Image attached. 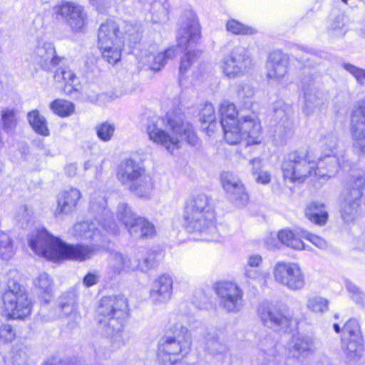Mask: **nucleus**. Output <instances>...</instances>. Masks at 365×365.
<instances>
[{
    "label": "nucleus",
    "mask_w": 365,
    "mask_h": 365,
    "mask_svg": "<svg viewBox=\"0 0 365 365\" xmlns=\"http://www.w3.org/2000/svg\"><path fill=\"white\" fill-rule=\"evenodd\" d=\"M351 168L350 161L341 154L322 153L317 162L309 153L294 151L289 153L282 164L284 178L292 182H303L309 176L328 180L341 170Z\"/></svg>",
    "instance_id": "obj_1"
},
{
    "label": "nucleus",
    "mask_w": 365,
    "mask_h": 365,
    "mask_svg": "<svg viewBox=\"0 0 365 365\" xmlns=\"http://www.w3.org/2000/svg\"><path fill=\"white\" fill-rule=\"evenodd\" d=\"M146 130L152 141L165 147L170 153L178 150L183 141L192 145L198 142L192 125L184 120L180 110L168 112L165 118H150Z\"/></svg>",
    "instance_id": "obj_2"
},
{
    "label": "nucleus",
    "mask_w": 365,
    "mask_h": 365,
    "mask_svg": "<svg viewBox=\"0 0 365 365\" xmlns=\"http://www.w3.org/2000/svg\"><path fill=\"white\" fill-rule=\"evenodd\" d=\"M29 245L37 255L53 262L65 259L83 262L91 258L97 251L96 245L67 244L44 228L36 230L29 236Z\"/></svg>",
    "instance_id": "obj_3"
},
{
    "label": "nucleus",
    "mask_w": 365,
    "mask_h": 365,
    "mask_svg": "<svg viewBox=\"0 0 365 365\" xmlns=\"http://www.w3.org/2000/svg\"><path fill=\"white\" fill-rule=\"evenodd\" d=\"M220 123L227 143L235 145L245 140L249 145L259 143L262 140V127L255 114L242 115L234 103L224 101L220 104Z\"/></svg>",
    "instance_id": "obj_4"
},
{
    "label": "nucleus",
    "mask_w": 365,
    "mask_h": 365,
    "mask_svg": "<svg viewBox=\"0 0 365 365\" xmlns=\"http://www.w3.org/2000/svg\"><path fill=\"white\" fill-rule=\"evenodd\" d=\"M128 302L122 295L103 297L98 308V330L119 345L125 343L121 333L128 316Z\"/></svg>",
    "instance_id": "obj_5"
},
{
    "label": "nucleus",
    "mask_w": 365,
    "mask_h": 365,
    "mask_svg": "<svg viewBox=\"0 0 365 365\" xmlns=\"http://www.w3.org/2000/svg\"><path fill=\"white\" fill-rule=\"evenodd\" d=\"M215 211L210 199L205 194L193 195L186 202L185 226L189 232L204 235V240H212L216 232Z\"/></svg>",
    "instance_id": "obj_6"
},
{
    "label": "nucleus",
    "mask_w": 365,
    "mask_h": 365,
    "mask_svg": "<svg viewBox=\"0 0 365 365\" xmlns=\"http://www.w3.org/2000/svg\"><path fill=\"white\" fill-rule=\"evenodd\" d=\"M91 209L96 214L95 220L75 224L72 229L73 235L81 239L98 242L103 237V233L99 227L107 233H117L118 226L113 220L112 213L106 208V200L103 196H93L91 200Z\"/></svg>",
    "instance_id": "obj_7"
},
{
    "label": "nucleus",
    "mask_w": 365,
    "mask_h": 365,
    "mask_svg": "<svg viewBox=\"0 0 365 365\" xmlns=\"http://www.w3.org/2000/svg\"><path fill=\"white\" fill-rule=\"evenodd\" d=\"M118 180L135 195L149 199L154 189V182L138 163L132 159H126L119 165Z\"/></svg>",
    "instance_id": "obj_8"
},
{
    "label": "nucleus",
    "mask_w": 365,
    "mask_h": 365,
    "mask_svg": "<svg viewBox=\"0 0 365 365\" xmlns=\"http://www.w3.org/2000/svg\"><path fill=\"white\" fill-rule=\"evenodd\" d=\"M191 334L188 329L176 324L172 336L163 339L158 349V356L163 365H175L190 351Z\"/></svg>",
    "instance_id": "obj_9"
},
{
    "label": "nucleus",
    "mask_w": 365,
    "mask_h": 365,
    "mask_svg": "<svg viewBox=\"0 0 365 365\" xmlns=\"http://www.w3.org/2000/svg\"><path fill=\"white\" fill-rule=\"evenodd\" d=\"M31 312V302L26 289L16 281L9 279L0 298V314L22 319Z\"/></svg>",
    "instance_id": "obj_10"
},
{
    "label": "nucleus",
    "mask_w": 365,
    "mask_h": 365,
    "mask_svg": "<svg viewBox=\"0 0 365 365\" xmlns=\"http://www.w3.org/2000/svg\"><path fill=\"white\" fill-rule=\"evenodd\" d=\"M118 33L119 25L112 20L101 24L98 29V48L103 59L113 65L121 58L123 41Z\"/></svg>",
    "instance_id": "obj_11"
},
{
    "label": "nucleus",
    "mask_w": 365,
    "mask_h": 365,
    "mask_svg": "<svg viewBox=\"0 0 365 365\" xmlns=\"http://www.w3.org/2000/svg\"><path fill=\"white\" fill-rule=\"evenodd\" d=\"M254 62L249 49L235 46L220 61L219 66L223 74L230 79L243 76L253 67Z\"/></svg>",
    "instance_id": "obj_12"
},
{
    "label": "nucleus",
    "mask_w": 365,
    "mask_h": 365,
    "mask_svg": "<svg viewBox=\"0 0 365 365\" xmlns=\"http://www.w3.org/2000/svg\"><path fill=\"white\" fill-rule=\"evenodd\" d=\"M364 187L365 173L364 172L359 171L351 175L341 203V215L344 222H352L356 217Z\"/></svg>",
    "instance_id": "obj_13"
},
{
    "label": "nucleus",
    "mask_w": 365,
    "mask_h": 365,
    "mask_svg": "<svg viewBox=\"0 0 365 365\" xmlns=\"http://www.w3.org/2000/svg\"><path fill=\"white\" fill-rule=\"evenodd\" d=\"M274 281L291 291H299L306 285L305 274L298 263L279 261L273 267Z\"/></svg>",
    "instance_id": "obj_14"
},
{
    "label": "nucleus",
    "mask_w": 365,
    "mask_h": 365,
    "mask_svg": "<svg viewBox=\"0 0 365 365\" xmlns=\"http://www.w3.org/2000/svg\"><path fill=\"white\" fill-rule=\"evenodd\" d=\"M219 306L228 313H237L243 307V291L235 282H219L215 285Z\"/></svg>",
    "instance_id": "obj_15"
},
{
    "label": "nucleus",
    "mask_w": 365,
    "mask_h": 365,
    "mask_svg": "<svg viewBox=\"0 0 365 365\" xmlns=\"http://www.w3.org/2000/svg\"><path fill=\"white\" fill-rule=\"evenodd\" d=\"M257 313L262 324L274 330H285L294 322L292 315L286 308L262 304Z\"/></svg>",
    "instance_id": "obj_16"
},
{
    "label": "nucleus",
    "mask_w": 365,
    "mask_h": 365,
    "mask_svg": "<svg viewBox=\"0 0 365 365\" xmlns=\"http://www.w3.org/2000/svg\"><path fill=\"white\" fill-rule=\"evenodd\" d=\"M200 36V26L195 13L192 11H185L182 16L178 31V46L187 49L195 44Z\"/></svg>",
    "instance_id": "obj_17"
},
{
    "label": "nucleus",
    "mask_w": 365,
    "mask_h": 365,
    "mask_svg": "<svg viewBox=\"0 0 365 365\" xmlns=\"http://www.w3.org/2000/svg\"><path fill=\"white\" fill-rule=\"evenodd\" d=\"M220 180L222 187L232 202L238 207H243L248 202L249 195L237 175L232 172H223Z\"/></svg>",
    "instance_id": "obj_18"
},
{
    "label": "nucleus",
    "mask_w": 365,
    "mask_h": 365,
    "mask_svg": "<svg viewBox=\"0 0 365 365\" xmlns=\"http://www.w3.org/2000/svg\"><path fill=\"white\" fill-rule=\"evenodd\" d=\"M350 132L352 145L358 154H365V105L359 104L351 113Z\"/></svg>",
    "instance_id": "obj_19"
},
{
    "label": "nucleus",
    "mask_w": 365,
    "mask_h": 365,
    "mask_svg": "<svg viewBox=\"0 0 365 365\" xmlns=\"http://www.w3.org/2000/svg\"><path fill=\"white\" fill-rule=\"evenodd\" d=\"M54 9L55 13L61 16L74 32L81 31L87 24V14L79 4L65 2Z\"/></svg>",
    "instance_id": "obj_20"
},
{
    "label": "nucleus",
    "mask_w": 365,
    "mask_h": 365,
    "mask_svg": "<svg viewBox=\"0 0 365 365\" xmlns=\"http://www.w3.org/2000/svg\"><path fill=\"white\" fill-rule=\"evenodd\" d=\"M273 117L277 125L274 128L275 135L284 140L292 135V123L289 119L292 108L282 101L273 104Z\"/></svg>",
    "instance_id": "obj_21"
},
{
    "label": "nucleus",
    "mask_w": 365,
    "mask_h": 365,
    "mask_svg": "<svg viewBox=\"0 0 365 365\" xmlns=\"http://www.w3.org/2000/svg\"><path fill=\"white\" fill-rule=\"evenodd\" d=\"M289 56L280 51H274L269 53L267 63V77L274 82L279 83L288 73Z\"/></svg>",
    "instance_id": "obj_22"
},
{
    "label": "nucleus",
    "mask_w": 365,
    "mask_h": 365,
    "mask_svg": "<svg viewBox=\"0 0 365 365\" xmlns=\"http://www.w3.org/2000/svg\"><path fill=\"white\" fill-rule=\"evenodd\" d=\"M173 279L168 274H163L157 277L152 283L149 297L156 305L168 302L173 294Z\"/></svg>",
    "instance_id": "obj_23"
},
{
    "label": "nucleus",
    "mask_w": 365,
    "mask_h": 365,
    "mask_svg": "<svg viewBox=\"0 0 365 365\" xmlns=\"http://www.w3.org/2000/svg\"><path fill=\"white\" fill-rule=\"evenodd\" d=\"M33 58L34 61L46 71H50L60 62L53 45L49 42L38 43Z\"/></svg>",
    "instance_id": "obj_24"
},
{
    "label": "nucleus",
    "mask_w": 365,
    "mask_h": 365,
    "mask_svg": "<svg viewBox=\"0 0 365 365\" xmlns=\"http://www.w3.org/2000/svg\"><path fill=\"white\" fill-rule=\"evenodd\" d=\"M82 197L81 192L76 188H70L60 192L57 196V207L54 215L56 217L74 211Z\"/></svg>",
    "instance_id": "obj_25"
},
{
    "label": "nucleus",
    "mask_w": 365,
    "mask_h": 365,
    "mask_svg": "<svg viewBox=\"0 0 365 365\" xmlns=\"http://www.w3.org/2000/svg\"><path fill=\"white\" fill-rule=\"evenodd\" d=\"M138 264L133 262V259L128 255L120 252L110 254L108 265V274L115 277L123 272H130L136 270Z\"/></svg>",
    "instance_id": "obj_26"
},
{
    "label": "nucleus",
    "mask_w": 365,
    "mask_h": 365,
    "mask_svg": "<svg viewBox=\"0 0 365 365\" xmlns=\"http://www.w3.org/2000/svg\"><path fill=\"white\" fill-rule=\"evenodd\" d=\"M315 351L314 339L307 335L297 336L293 339L289 351L297 359L312 354Z\"/></svg>",
    "instance_id": "obj_27"
},
{
    "label": "nucleus",
    "mask_w": 365,
    "mask_h": 365,
    "mask_svg": "<svg viewBox=\"0 0 365 365\" xmlns=\"http://www.w3.org/2000/svg\"><path fill=\"white\" fill-rule=\"evenodd\" d=\"M305 216L312 222L323 226L328 220L329 214L324 203L314 201L306 207Z\"/></svg>",
    "instance_id": "obj_28"
},
{
    "label": "nucleus",
    "mask_w": 365,
    "mask_h": 365,
    "mask_svg": "<svg viewBox=\"0 0 365 365\" xmlns=\"http://www.w3.org/2000/svg\"><path fill=\"white\" fill-rule=\"evenodd\" d=\"M130 235L135 238H148L155 235L154 225L144 217L139 216L128 230Z\"/></svg>",
    "instance_id": "obj_29"
},
{
    "label": "nucleus",
    "mask_w": 365,
    "mask_h": 365,
    "mask_svg": "<svg viewBox=\"0 0 365 365\" xmlns=\"http://www.w3.org/2000/svg\"><path fill=\"white\" fill-rule=\"evenodd\" d=\"M176 56V48L172 47L166 49L163 52L158 53L155 56L150 55L141 58L143 63H148L150 69L158 71H160L168 62L169 59Z\"/></svg>",
    "instance_id": "obj_30"
},
{
    "label": "nucleus",
    "mask_w": 365,
    "mask_h": 365,
    "mask_svg": "<svg viewBox=\"0 0 365 365\" xmlns=\"http://www.w3.org/2000/svg\"><path fill=\"white\" fill-rule=\"evenodd\" d=\"M341 347L349 360L356 359L359 358L363 352V339H347L346 336H342Z\"/></svg>",
    "instance_id": "obj_31"
},
{
    "label": "nucleus",
    "mask_w": 365,
    "mask_h": 365,
    "mask_svg": "<svg viewBox=\"0 0 365 365\" xmlns=\"http://www.w3.org/2000/svg\"><path fill=\"white\" fill-rule=\"evenodd\" d=\"M304 112L307 115L314 113L323 103V94L316 89H307L304 93Z\"/></svg>",
    "instance_id": "obj_32"
},
{
    "label": "nucleus",
    "mask_w": 365,
    "mask_h": 365,
    "mask_svg": "<svg viewBox=\"0 0 365 365\" xmlns=\"http://www.w3.org/2000/svg\"><path fill=\"white\" fill-rule=\"evenodd\" d=\"M19 122L17 110L14 108H4L1 111V125L3 130L14 133Z\"/></svg>",
    "instance_id": "obj_33"
},
{
    "label": "nucleus",
    "mask_w": 365,
    "mask_h": 365,
    "mask_svg": "<svg viewBox=\"0 0 365 365\" xmlns=\"http://www.w3.org/2000/svg\"><path fill=\"white\" fill-rule=\"evenodd\" d=\"M116 217L128 231L136 222L139 215L135 213L128 204L122 202L117 207Z\"/></svg>",
    "instance_id": "obj_34"
},
{
    "label": "nucleus",
    "mask_w": 365,
    "mask_h": 365,
    "mask_svg": "<svg viewBox=\"0 0 365 365\" xmlns=\"http://www.w3.org/2000/svg\"><path fill=\"white\" fill-rule=\"evenodd\" d=\"M27 119L34 130L43 136L49 135L46 118L37 110H34L27 114Z\"/></svg>",
    "instance_id": "obj_35"
},
{
    "label": "nucleus",
    "mask_w": 365,
    "mask_h": 365,
    "mask_svg": "<svg viewBox=\"0 0 365 365\" xmlns=\"http://www.w3.org/2000/svg\"><path fill=\"white\" fill-rule=\"evenodd\" d=\"M277 237L283 245L294 250H309V247L308 246L307 247L304 242L299 238L297 237L290 230L284 229L280 230L277 234Z\"/></svg>",
    "instance_id": "obj_36"
},
{
    "label": "nucleus",
    "mask_w": 365,
    "mask_h": 365,
    "mask_svg": "<svg viewBox=\"0 0 365 365\" xmlns=\"http://www.w3.org/2000/svg\"><path fill=\"white\" fill-rule=\"evenodd\" d=\"M122 29L123 31H119L118 34L123 43L128 41L130 44H135L140 41L141 31L139 25L123 22Z\"/></svg>",
    "instance_id": "obj_37"
},
{
    "label": "nucleus",
    "mask_w": 365,
    "mask_h": 365,
    "mask_svg": "<svg viewBox=\"0 0 365 365\" xmlns=\"http://www.w3.org/2000/svg\"><path fill=\"white\" fill-rule=\"evenodd\" d=\"M329 300L319 295L311 294L307 296L306 301V307L312 312L317 314H323L329 309Z\"/></svg>",
    "instance_id": "obj_38"
},
{
    "label": "nucleus",
    "mask_w": 365,
    "mask_h": 365,
    "mask_svg": "<svg viewBox=\"0 0 365 365\" xmlns=\"http://www.w3.org/2000/svg\"><path fill=\"white\" fill-rule=\"evenodd\" d=\"M54 79L57 82H64L66 86L77 91L78 86V78L75 73L68 67H61L55 71Z\"/></svg>",
    "instance_id": "obj_39"
},
{
    "label": "nucleus",
    "mask_w": 365,
    "mask_h": 365,
    "mask_svg": "<svg viewBox=\"0 0 365 365\" xmlns=\"http://www.w3.org/2000/svg\"><path fill=\"white\" fill-rule=\"evenodd\" d=\"M33 284L36 292L40 295H50L53 291V280L46 272H42L34 278Z\"/></svg>",
    "instance_id": "obj_40"
},
{
    "label": "nucleus",
    "mask_w": 365,
    "mask_h": 365,
    "mask_svg": "<svg viewBox=\"0 0 365 365\" xmlns=\"http://www.w3.org/2000/svg\"><path fill=\"white\" fill-rule=\"evenodd\" d=\"M170 5L167 1L163 3L154 1L151 5L152 21L155 24L166 22L169 19Z\"/></svg>",
    "instance_id": "obj_41"
},
{
    "label": "nucleus",
    "mask_w": 365,
    "mask_h": 365,
    "mask_svg": "<svg viewBox=\"0 0 365 365\" xmlns=\"http://www.w3.org/2000/svg\"><path fill=\"white\" fill-rule=\"evenodd\" d=\"M349 22L348 17L344 14H341L336 16L329 24V33L333 36H344L348 30L347 25Z\"/></svg>",
    "instance_id": "obj_42"
},
{
    "label": "nucleus",
    "mask_w": 365,
    "mask_h": 365,
    "mask_svg": "<svg viewBox=\"0 0 365 365\" xmlns=\"http://www.w3.org/2000/svg\"><path fill=\"white\" fill-rule=\"evenodd\" d=\"M50 108L55 114L61 117H68L73 113L75 106L70 101L56 99L51 103Z\"/></svg>",
    "instance_id": "obj_43"
},
{
    "label": "nucleus",
    "mask_w": 365,
    "mask_h": 365,
    "mask_svg": "<svg viewBox=\"0 0 365 365\" xmlns=\"http://www.w3.org/2000/svg\"><path fill=\"white\" fill-rule=\"evenodd\" d=\"M252 167V174L257 183L267 185L270 182V174L262 168V160L260 158H254L250 160Z\"/></svg>",
    "instance_id": "obj_44"
},
{
    "label": "nucleus",
    "mask_w": 365,
    "mask_h": 365,
    "mask_svg": "<svg viewBox=\"0 0 365 365\" xmlns=\"http://www.w3.org/2000/svg\"><path fill=\"white\" fill-rule=\"evenodd\" d=\"M226 29L230 33L235 35H252L257 33V30L255 28L235 19L227 21Z\"/></svg>",
    "instance_id": "obj_45"
},
{
    "label": "nucleus",
    "mask_w": 365,
    "mask_h": 365,
    "mask_svg": "<svg viewBox=\"0 0 365 365\" xmlns=\"http://www.w3.org/2000/svg\"><path fill=\"white\" fill-rule=\"evenodd\" d=\"M14 255V248L9 235L0 232V258L4 260L11 259Z\"/></svg>",
    "instance_id": "obj_46"
},
{
    "label": "nucleus",
    "mask_w": 365,
    "mask_h": 365,
    "mask_svg": "<svg viewBox=\"0 0 365 365\" xmlns=\"http://www.w3.org/2000/svg\"><path fill=\"white\" fill-rule=\"evenodd\" d=\"M115 130V125L108 121L98 123L95 127L98 138L103 142H108L111 140Z\"/></svg>",
    "instance_id": "obj_47"
},
{
    "label": "nucleus",
    "mask_w": 365,
    "mask_h": 365,
    "mask_svg": "<svg viewBox=\"0 0 365 365\" xmlns=\"http://www.w3.org/2000/svg\"><path fill=\"white\" fill-rule=\"evenodd\" d=\"M342 336H346L347 339L362 338L359 322L356 319H350L348 320L343 327Z\"/></svg>",
    "instance_id": "obj_48"
},
{
    "label": "nucleus",
    "mask_w": 365,
    "mask_h": 365,
    "mask_svg": "<svg viewBox=\"0 0 365 365\" xmlns=\"http://www.w3.org/2000/svg\"><path fill=\"white\" fill-rule=\"evenodd\" d=\"M201 55V51H187L181 59L180 65V72L183 74L187 72L191 65L197 61Z\"/></svg>",
    "instance_id": "obj_49"
},
{
    "label": "nucleus",
    "mask_w": 365,
    "mask_h": 365,
    "mask_svg": "<svg viewBox=\"0 0 365 365\" xmlns=\"http://www.w3.org/2000/svg\"><path fill=\"white\" fill-rule=\"evenodd\" d=\"M346 287L351 298L359 305L365 306V294L355 284L350 281L346 282Z\"/></svg>",
    "instance_id": "obj_50"
},
{
    "label": "nucleus",
    "mask_w": 365,
    "mask_h": 365,
    "mask_svg": "<svg viewBox=\"0 0 365 365\" xmlns=\"http://www.w3.org/2000/svg\"><path fill=\"white\" fill-rule=\"evenodd\" d=\"M133 262L138 264L137 269L146 272L155 266V257L154 252H148L142 259H133Z\"/></svg>",
    "instance_id": "obj_51"
},
{
    "label": "nucleus",
    "mask_w": 365,
    "mask_h": 365,
    "mask_svg": "<svg viewBox=\"0 0 365 365\" xmlns=\"http://www.w3.org/2000/svg\"><path fill=\"white\" fill-rule=\"evenodd\" d=\"M337 138L332 133L324 136L322 138V146L323 148V153L338 154L336 151L337 147Z\"/></svg>",
    "instance_id": "obj_52"
},
{
    "label": "nucleus",
    "mask_w": 365,
    "mask_h": 365,
    "mask_svg": "<svg viewBox=\"0 0 365 365\" xmlns=\"http://www.w3.org/2000/svg\"><path fill=\"white\" fill-rule=\"evenodd\" d=\"M299 233L302 237L307 240L317 247L322 250L327 247V242L322 237L305 230H301Z\"/></svg>",
    "instance_id": "obj_53"
},
{
    "label": "nucleus",
    "mask_w": 365,
    "mask_h": 365,
    "mask_svg": "<svg viewBox=\"0 0 365 365\" xmlns=\"http://www.w3.org/2000/svg\"><path fill=\"white\" fill-rule=\"evenodd\" d=\"M343 68L351 73L361 85L365 84V70L358 68L352 64L344 63Z\"/></svg>",
    "instance_id": "obj_54"
},
{
    "label": "nucleus",
    "mask_w": 365,
    "mask_h": 365,
    "mask_svg": "<svg viewBox=\"0 0 365 365\" xmlns=\"http://www.w3.org/2000/svg\"><path fill=\"white\" fill-rule=\"evenodd\" d=\"M16 337V331L11 325L2 324L0 325V340L4 343L11 342Z\"/></svg>",
    "instance_id": "obj_55"
},
{
    "label": "nucleus",
    "mask_w": 365,
    "mask_h": 365,
    "mask_svg": "<svg viewBox=\"0 0 365 365\" xmlns=\"http://www.w3.org/2000/svg\"><path fill=\"white\" fill-rule=\"evenodd\" d=\"M275 341L269 335L260 339L258 343L259 349L266 354L271 355L274 353Z\"/></svg>",
    "instance_id": "obj_56"
},
{
    "label": "nucleus",
    "mask_w": 365,
    "mask_h": 365,
    "mask_svg": "<svg viewBox=\"0 0 365 365\" xmlns=\"http://www.w3.org/2000/svg\"><path fill=\"white\" fill-rule=\"evenodd\" d=\"M237 94L240 99L245 101L246 99L251 98L255 94L254 88L248 84H240L237 86Z\"/></svg>",
    "instance_id": "obj_57"
},
{
    "label": "nucleus",
    "mask_w": 365,
    "mask_h": 365,
    "mask_svg": "<svg viewBox=\"0 0 365 365\" xmlns=\"http://www.w3.org/2000/svg\"><path fill=\"white\" fill-rule=\"evenodd\" d=\"M200 120L204 123H211L215 120V109L212 103H207L201 110Z\"/></svg>",
    "instance_id": "obj_58"
},
{
    "label": "nucleus",
    "mask_w": 365,
    "mask_h": 365,
    "mask_svg": "<svg viewBox=\"0 0 365 365\" xmlns=\"http://www.w3.org/2000/svg\"><path fill=\"white\" fill-rule=\"evenodd\" d=\"M71 297H69L66 300V297L62 298L60 302V304H59V306H60L62 312L66 315H68V314H71L73 312H74V310L76 309L73 294H71Z\"/></svg>",
    "instance_id": "obj_59"
},
{
    "label": "nucleus",
    "mask_w": 365,
    "mask_h": 365,
    "mask_svg": "<svg viewBox=\"0 0 365 365\" xmlns=\"http://www.w3.org/2000/svg\"><path fill=\"white\" fill-rule=\"evenodd\" d=\"M13 365H32L29 356L24 350H19L12 356Z\"/></svg>",
    "instance_id": "obj_60"
},
{
    "label": "nucleus",
    "mask_w": 365,
    "mask_h": 365,
    "mask_svg": "<svg viewBox=\"0 0 365 365\" xmlns=\"http://www.w3.org/2000/svg\"><path fill=\"white\" fill-rule=\"evenodd\" d=\"M208 349L213 354H223L227 351L226 346L217 339H214L207 344Z\"/></svg>",
    "instance_id": "obj_61"
},
{
    "label": "nucleus",
    "mask_w": 365,
    "mask_h": 365,
    "mask_svg": "<svg viewBox=\"0 0 365 365\" xmlns=\"http://www.w3.org/2000/svg\"><path fill=\"white\" fill-rule=\"evenodd\" d=\"M245 275L247 278L252 280L262 279V273L259 268L245 267Z\"/></svg>",
    "instance_id": "obj_62"
},
{
    "label": "nucleus",
    "mask_w": 365,
    "mask_h": 365,
    "mask_svg": "<svg viewBox=\"0 0 365 365\" xmlns=\"http://www.w3.org/2000/svg\"><path fill=\"white\" fill-rule=\"evenodd\" d=\"M100 275L96 272H88L83 279V284L86 287H92L99 282Z\"/></svg>",
    "instance_id": "obj_63"
},
{
    "label": "nucleus",
    "mask_w": 365,
    "mask_h": 365,
    "mask_svg": "<svg viewBox=\"0 0 365 365\" xmlns=\"http://www.w3.org/2000/svg\"><path fill=\"white\" fill-rule=\"evenodd\" d=\"M262 263V258L259 255H252L247 259L245 267L258 268Z\"/></svg>",
    "instance_id": "obj_64"
}]
</instances>
